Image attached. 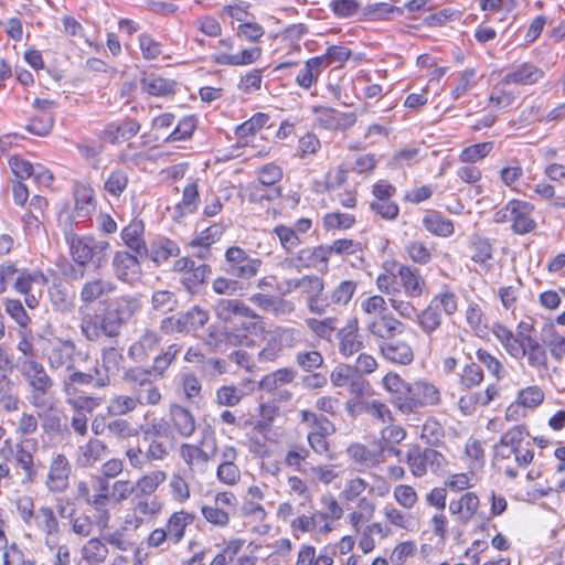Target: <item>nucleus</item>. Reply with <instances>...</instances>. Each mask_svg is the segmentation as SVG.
<instances>
[{
	"instance_id": "obj_1",
	"label": "nucleus",
	"mask_w": 565,
	"mask_h": 565,
	"mask_svg": "<svg viewBox=\"0 0 565 565\" xmlns=\"http://www.w3.org/2000/svg\"><path fill=\"white\" fill-rule=\"evenodd\" d=\"M140 308L139 300L134 296L110 299L104 302L100 313L82 319L81 331L88 341H97L102 335L116 339Z\"/></svg>"
},
{
	"instance_id": "obj_2",
	"label": "nucleus",
	"mask_w": 565,
	"mask_h": 565,
	"mask_svg": "<svg viewBox=\"0 0 565 565\" xmlns=\"http://www.w3.org/2000/svg\"><path fill=\"white\" fill-rule=\"evenodd\" d=\"M383 385L391 394V403L403 414L417 413L441 401L440 392L434 384L426 381L408 383L394 372L383 377Z\"/></svg>"
},
{
	"instance_id": "obj_3",
	"label": "nucleus",
	"mask_w": 565,
	"mask_h": 565,
	"mask_svg": "<svg viewBox=\"0 0 565 565\" xmlns=\"http://www.w3.org/2000/svg\"><path fill=\"white\" fill-rule=\"evenodd\" d=\"M65 241L70 246L71 255L75 263L87 265L93 262L100 267L107 260V252L110 247L107 241H98L93 236H78L71 232L65 234Z\"/></svg>"
},
{
	"instance_id": "obj_4",
	"label": "nucleus",
	"mask_w": 565,
	"mask_h": 565,
	"mask_svg": "<svg viewBox=\"0 0 565 565\" xmlns=\"http://www.w3.org/2000/svg\"><path fill=\"white\" fill-rule=\"evenodd\" d=\"M266 331L265 322L262 316L256 313L253 309L250 317H244L242 320H236V323L225 328V340L231 345H245L252 347L255 341L253 338L262 337Z\"/></svg>"
},
{
	"instance_id": "obj_5",
	"label": "nucleus",
	"mask_w": 565,
	"mask_h": 565,
	"mask_svg": "<svg viewBox=\"0 0 565 565\" xmlns=\"http://www.w3.org/2000/svg\"><path fill=\"white\" fill-rule=\"evenodd\" d=\"M44 354L50 367L55 370L65 369L66 371H72L77 356L84 361L88 359V354L78 351L72 339L63 338L49 340V347L44 349Z\"/></svg>"
},
{
	"instance_id": "obj_6",
	"label": "nucleus",
	"mask_w": 565,
	"mask_h": 565,
	"mask_svg": "<svg viewBox=\"0 0 565 565\" xmlns=\"http://www.w3.org/2000/svg\"><path fill=\"white\" fill-rule=\"evenodd\" d=\"M216 51L211 55V61L222 66H243L255 63L262 55L260 47L244 49L238 53H231L234 49L232 38L221 39L215 46Z\"/></svg>"
},
{
	"instance_id": "obj_7",
	"label": "nucleus",
	"mask_w": 565,
	"mask_h": 565,
	"mask_svg": "<svg viewBox=\"0 0 565 565\" xmlns=\"http://www.w3.org/2000/svg\"><path fill=\"white\" fill-rule=\"evenodd\" d=\"M328 262L329 258L324 245L302 248L294 257L286 258L285 260L289 268L296 269L297 271L316 268L321 273L328 271Z\"/></svg>"
},
{
	"instance_id": "obj_8",
	"label": "nucleus",
	"mask_w": 565,
	"mask_h": 565,
	"mask_svg": "<svg viewBox=\"0 0 565 565\" xmlns=\"http://www.w3.org/2000/svg\"><path fill=\"white\" fill-rule=\"evenodd\" d=\"M511 210V230L514 234L525 235L533 232L537 224L532 217L534 205L531 202L512 199L509 201Z\"/></svg>"
},
{
	"instance_id": "obj_9",
	"label": "nucleus",
	"mask_w": 565,
	"mask_h": 565,
	"mask_svg": "<svg viewBox=\"0 0 565 565\" xmlns=\"http://www.w3.org/2000/svg\"><path fill=\"white\" fill-rule=\"evenodd\" d=\"M140 128L141 125L137 119L126 117L122 120L106 124L102 131V138L111 145H119L137 136Z\"/></svg>"
},
{
	"instance_id": "obj_10",
	"label": "nucleus",
	"mask_w": 565,
	"mask_h": 565,
	"mask_svg": "<svg viewBox=\"0 0 565 565\" xmlns=\"http://www.w3.org/2000/svg\"><path fill=\"white\" fill-rule=\"evenodd\" d=\"M545 77L543 68L533 62H522L511 66L503 76L504 83L519 86H532Z\"/></svg>"
},
{
	"instance_id": "obj_11",
	"label": "nucleus",
	"mask_w": 565,
	"mask_h": 565,
	"mask_svg": "<svg viewBox=\"0 0 565 565\" xmlns=\"http://www.w3.org/2000/svg\"><path fill=\"white\" fill-rule=\"evenodd\" d=\"M141 259L138 254H131L127 250H119L113 259L115 275L119 280L134 282L141 275Z\"/></svg>"
},
{
	"instance_id": "obj_12",
	"label": "nucleus",
	"mask_w": 565,
	"mask_h": 565,
	"mask_svg": "<svg viewBox=\"0 0 565 565\" xmlns=\"http://www.w3.org/2000/svg\"><path fill=\"white\" fill-rule=\"evenodd\" d=\"M216 318L225 323V328L236 323V320H242L244 317H250L252 308L245 305L239 299L223 298L214 305Z\"/></svg>"
},
{
	"instance_id": "obj_13",
	"label": "nucleus",
	"mask_w": 565,
	"mask_h": 565,
	"mask_svg": "<svg viewBox=\"0 0 565 565\" xmlns=\"http://www.w3.org/2000/svg\"><path fill=\"white\" fill-rule=\"evenodd\" d=\"M72 468L65 455L58 454L50 465L46 486L51 492H63L68 487Z\"/></svg>"
},
{
	"instance_id": "obj_14",
	"label": "nucleus",
	"mask_w": 565,
	"mask_h": 565,
	"mask_svg": "<svg viewBox=\"0 0 565 565\" xmlns=\"http://www.w3.org/2000/svg\"><path fill=\"white\" fill-rule=\"evenodd\" d=\"M124 361L121 352L114 348L108 347L102 350V363L98 360L95 361L97 369V375L100 386H107L110 383V376L119 372L120 364Z\"/></svg>"
},
{
	"instance_id": "obj_15",
	"label": "nucleus",
	"mask_w": 565,
	"mask_h": 565,
	"mask_svg": "<svg viewBox=\"0 0 565 565\" xmlns=\"http://www.w3.org/2000/svg\"><path fill=\"white\" fill-rule=\"evenodd\" d=\"M380 351L385 360L394 364L408 365L414 361L412 347L406 341L399 339L381 342Z\"/></svg>"
},
{
	"instance_id": "obj_16",
	"label": "nucleus",
	"mask_w": 565,
	"mask_h": 565,
	"mask_svg": "<svg viewBox=\"0 0 565 565\" xmlns=\"http://www.w3.org/2000/svg\"><path fill=\"white\" fill-rule=\"evenodd\" d=\"M143 232V222L141 220H132L122 228L120 236L127 247L138 254L141 259H147L149 250L145 239L142 238Z\"/></svg>"
},
{
	"instance_id": "obj_17",
	"label": "nucleus",
	"mask_w": 565,
	"mask_h": 565,
	"mask_svg": "<svg viewBox=\"0 0 565 565\" xmlns=\"http://www.w3.org/2000/svg\"><path fill=\"white\" fill-rule=\"evenodd\" d=\"M358 318H350L347 324L338 331L340 340L339 350L344 356H351L363 348V342L359 338Z\"/></svg>"
},
{
	"instance_id": "obj_18",
	"label": "nucleus",
	"mask_w": 565,
	"mask_h": 565,
	"mask_svg": "<svg viewBox=\"0 0 565 565\" xmlns=\"http://www.w3.org/2000/svg\"><path fill=\"white\" fill-rule=\"evenodd\" d=\"M498 395L495 385H489L483 392H469L458 401V406L463 415H472L478 406H488Z\"/></svg>"
},
{
	"instance_id": "obj_19",
	"label": "nucleus",
	"mask_w": 565,
	"mask_h": 565,
	"mask_svg": "<svg viewBox=\"0 0 565 565\" xmlns=\"http://www.w3.org/2000/svg\"><path fill=\"white\" fill-rule=\"evenodd\" d=\"M367 329L374 337L382 339V342H387L391 339H396V335L403 332L404 324L392 315H383L370 323Z\"/></svg>"
},
{
	"instance_id": "obj_20",
	"label": "nucleus",
	"mask_w": 565,
	"mask_h": 565,
	"mask_svg": "<svg viewBox=\"0 0 565 565\" xmlns=\"http://www.w3.org/2000/svg\"><path fill=\"white\" fill-rule=\"evenodd\" d=\"M116 289V286L110 280L103 278H94L87 280L79 292V299L84 305H90L102 297L111 294Z\"/></svg>"
},
{
	"instance_id": "obj_21",
	"label": "nucleus",
	"mask_w": 565,
	"mask_h": 565,
	"mask_svg": "<svg viewBox=\"0 0 565 565\" xmlns=\"http://www.w3.org/2000/svg\"><path fill=\"white\" fill-rule=\"evenodd\" d=\"M148 257L157 265L166 263L171 257H177L180 254V247L177 242L161 236L152 241L148 247Z\"/></svg>"
},
{
	"instance_id": "obj_22",
	"label": "nucleus",
	"mask_w": 565,
	"mask_h": 565,
	"mask_svg": "<svg viewBox=\"0 0 565 565\" xmlns=\"http://www.w3.org/2000/svg\"><path fill=\"white\" fill-rule=\"evenodd\" d=\"M398 277L405 290L411 298H418L424 292L425 280L420 276L419 269L412 266L401 265L398 268Z\"/></svg>"
},
{
	"instance_id": "obj_23",
	"label": "nucleus",
	"mask_w": 565,
	"mask_h": 565,
	"mask_svg": "<svg viewBox=\"0 0 565 565\" xmlns=\"http://www.w3.org/2000/svg\"><path fill=\"white\" fill-rule=\"evenodd\" d=\"M140 85L142 90L149 95L164 97L175 93L177 82L160 77L153 73H143L140 78Z\"/></svg>"
},
{
	"instance_id": "obj_24",
	"label": "nucleus",
	"mask_w": 565,
	"mask_h": 565,
	"mask_svg": "<svg viewBox=\"0 0 565 565\" xmlns=\"http://www.w3.org/2000/svg\"><path fill=\"white\" fill-rule=\"evenodd\" d=\"M212 274V268L207 264L194 265L185 275L181 276V284L191 295H198L206 284V279Z\"/></svg>"
},
{
	"instance_id": "obj_25",
	"label": "nucleus",
	"mask_w": 565,
	"mask_h": 565,
	"mask_svg": "<svg viewBox=\"0 0 565 565\" xmlns=\"http://www.w3.org/2000/svg\"><path fill=\"white\" fill-rule=\"evenodd\" d=\"M47 284V278L39 270L30 271L25 268L22 269L20 275L17 276L13 289L19 294L25 295L30 292L39 294Z\"/></svg>"
},
{
	"instance_id": "obj_26",
	"label": "nucleus",
	"mask_w": 565,
	"mask_h": 565,
	"mask_svg": "<svg viewBox=\"0 0 565 565\" xmlns=\"http://www.w3.org/2000/svg\"><path fill=\"white\" fill-rule=\"evenodd\" d=\"M211 443V452L203 449L202 446L184 444L181 447V455L188 465H192L193 460L207 462L215 457L217 452L216 440L213 436H204L201 440V445H207Z\"/></svg>"
},
{
	"instance_id": "obj_27",
	"label": "nucleus",
	"mask_w": 565,
	"mask_h": 565,
	"mask_svg": "<svg viewBox=\"0 0 565 565\" xmlns=\"http://www.w3.org/2000/svg\"><path fill=\"white\" fill-rule=\"evenodd\" d=\"M524 358L531 367L546 371L548 369V358L544 343H540L535 338L525 339Z\"/></svg>"
},
{
	"instance_id": "obj_28",
	"label": "nucleus",
	"mask_w": 565,
	"mask_h": 565,
	"mask_svg": "<svg viewBox=\"0 0 565 565\" xmlns=\"http://www.w3.org/2000/svg\"><path fill=\"white\" fill-rule=\"evenodd\" d=\"M75 217L86 218L95 210L94 190L85 184L76 185L74 190Z\"/></svg>"
},
{
	"instance_id": "obj_29",
	"label": "nucleus",
	"mask_w": 565,
	"mask_h": 565,
	"mask_svg": "<svg viewBox=\"0 0 565 565\" xmlns=\"http://www.w3.org/2000/svg\"><path fill=\"white\" fill-rule=\"evenodd\" d=\"M423 225L436 236L448 237L455 232L452 221L437 211H429L423 218Z\"/></svg>"
},
{
	"instance_id": "obj_30",
	"label": "nucleus",
	"mask_w": 565,
	"mask_h": 565,
	"mask_svg": "<svg viewBox=\"0 0 565 565\" xmlns=\"http://www.w3.org/2000/svg\"><path fill=\"white\" fill-rule=\"evenodd\" d=\"M323 70V60L318 58V56L309 58L296 76L297 85L303 89L311 88V86L317 83Z\"/></svg>"
},
{
	"instance_id": "obj_31",
	"label": "nucleus",
	"mask_w": 565,
	"mask_h": 565,
	"mask_svg": "<svg viewBox=\"0 0 565 565\" xmlns=\"http://www.w3.org/2000/svg\"><path fill=\"white\" fill-rule=\"evenodd\" d=\"M171 419L182 437H190L195 430V419L189 409L174 404L170 408Z\"/></svg>"
},
{
	"instance_id": "obj_32",
	"label": "nucleus",
	"mask_w": 565,
	"mask_h": 565,
	"mask_svg": "<svg viewBox=\"0 0 565 565\" xmlns=\"http://www.w3.org/2000/svg\"><path fill=\"white\" fill-rule=\"evenodd\" d=\"M194 514L186 511L174 512L168 520L167 532L169 539L178 544L184 536L185 527L194 522Z\"/></svg>"
},
{
	"instance_id": "obj_33",
	"label": "nucleus",
	"mask_w": 565,
	"mask_h": 565,
	"mask_svg": "<svg viewBox=\"0 0 565 565\" xmlns=\"http://www.w3.org/2000/svg\"><path fill=\"white\" fill-rule=\"evenodd\" d=\"M42 429L51 439L64 438L70 434L66 418L58 412H49L42 416Z\"/></svg>"
},
{
	"instance_id": "obj_34",
	"label": "nucleus",
	"mask_w": 565,
	"mask_h": 565,
	"mask_svg": "<svg viewBox=\"0 0 565 565\" xmlns=\"http://www.w3.org/2000/svg\"><path fill=\"white\" fill-rule=\"evenodd\" d=\"M542 341L550 349L551 355L561 361L565 355V338L561 335L552 323H546L542 329Z\"/></svg>"
},
{
	"instance_id": "obj_35",
	"label": "nucleus",
	"mask_w": 565,
	"mask_h": 565,
	"mask_svg": "<svg viewBox=\"0 0 565 565\" xmlns=\"http://www.w3.org/2000/svg\"><path fill=\"white\" fill-rule=\"evenodd\" d=\"M417 322L426 334H431L441 324V315L437 298H434L430 303L420 313H417Z\"/></svg>"
},
{
	"instance_id": "obj_36",
	"label": "nucleus",
	"mask_w": 565,
	"mask_h": 565,
	"mask_svg": "<svg viewBox=\"0 0 565 565\" xmlns=\"http://www.w3.org/2000/svg\"><path fill=\"white\" fill-rule=\"evenodd\" d=\"M49 298L54 311L60 313H70L74 309L72 295L62 285L54 284L49 288Z\"/></svg>"
},
{
	"instance_id": "obj_37",
	"label": "nucleus",
	"mask_w": 565,
	"mask_h": 565,
	"mask_svg": "<svg viewBox=\"0 0 565 565\" xmlns=\"http://www.w3.org/2000/svg\"><path fill=\"white\" fill-rule=\"evenodd\" d=\"M106 450V445L99 439H89L88 443L82 447H79V455L77 458V463L81 467H92L98 460H100L102 456Z\"/></svg>"
},
{
	"instance_id": "obj_38",
	"label": "nucleus",
	"mask_w": 565,
	"mask_h": 565,
	"mask_svg": "<svg viewBox=\"0 0 565 565\" xmlns=\"http://www.w3.org/2000/svg\"><path fill=\"white\" fill-rule=\"evenodd\" d=\"M32 523L45 533L46 536L56 535L60 532L58 520L50 507L39 508Z\"/></svg>"
},
{
	"instance_id": "obj_39",
	"label": "nucleus",
	"mask_w": 565,
	"mask_h": 565,
	"mask_svg": "<svg viewBox=\"0 0 565 565\" xmlns=\"http://www.w3.org/2000/svg\"><path fill=\"white\" fill-rule=\"evenodd\" d=\"M68 372L70 374L64 381V386L67 393H70L71 390H75L76 385H93L98 388L103 387L98 384L99 375H97V369L95 365L88 372H82L75 367Z\"/></svg>"
},
{
	"instance_id": "obj_40",
	"label": "nucleus",
	"mask_w": 565,
	"mask_h": 565,
	"mask_svg": "<svg viewBox=\"0 0 565 565\" xmlns=\"http://www.w3.org/2000/svg\"><path fill=\"white\" fill-rule=\"evenodd\" d=\"M14 460L17 465L24 471L23 483L34 482L38 471L33 461V455L31 451L25 449L23 443L15 445Z\"/></svg>"
},
{
	"instance_id": "obj_41",
	"label": "nucleus",
	"mask_w": 565,
	"mask_h": 565,
	"mask_svg": "<svg viewBox=\"0 0 565 565\" xmlns=\"http://www.w3.org/2000/svg\"><path fill=\"white\" fill-rule=\"evenodd\" d=\"M200 202L199 185L196 182L189 183L182 193V200L175 206V212L179 216L194 213L198 210Z\"/></svg>"
},
{
	"instance_id": "obj_42",
	"label": "nucleus",
	"mask_w": 565,
	"mask_h": 565,
	"mask_svg": "<svg viewBox=\"0 0 565 565\" xmlns=\"http://www.w3.org/2000/svg\"><path fill=\"white\" fill-rule=\"evenodd\" d=\"M182 345L179 343L170 344L162 353L153 359L152 365L149 370L151 373H156L159 376H163L169 366L177 359L181 352Z\"/></svg>"
},
{
	"instance_id": "obj_43",
	"label": "nucleus",
	"mask_w": 565,
	"mask_h": 565,
	"mask_svg": "<svg viewBox=\"0 0 565 565\" xmlns=\"http://www.w3.org/2000/svg\"><path fill=\"white\" fill-rule=\"evenodd\" d=\"M180 313L186 333L194 332L203 328L210 319L209 312L199 306H194L190 310Z\"/></svg>"
},
{
	"instance_id": "obj_44",
	"label": "nucleus",
	"mask_w": 565,
	"mask_h": 565,
	"mask_svg": "<svg viewBox=\"0 0 565 565\" xmlns=\"http://www.w3.org/2000/svg\"><path fill=\"white\" fill-rule=\"evenodd\" d=\"M510 83H504L503 77L493 87L489 96V102L498 108H507L514 104L516 95L507 89Z\"/></svg>"
},
{
	"instance_id": "obj_45",
	"label": "nucleus",
	"mask_w": 565,
	"mask_h": 565,
	"mask_svg": "<svg viewBox=\"0 0 565 565\" xmlns=\"http://www.w3.org/2000/svg\"><path fill=\"white\" fill-rule=\"evenodd\" d=\"M143 439H172L173 430L170 424L163 418H153L147 426L141 427Z\"/></svg>"
},
{
	"instance_id": "obj_46",
	"label": "nucleus",
	"mask_w": 565,
	"mask_h": 565,
	"mask_svg": "<svg viewBox=\"0 0 565 565\" xmlns=\"http://www.w3.org/2000/svg\"><path fill=\"white\" fill-rule=\"evenodd\" d=\"M224 233V227L220 223H214L209 227L202 230L191 242V247H211L214 243L220 241Z\"/></svg>"
},
{
	"instance_id": "obj_47",
	"label": "nucleus",
	"mask_w": 565,
	"mask_h": 565,
	"mask_svg": "<svg viewBox=\"0 0 565 565\" xmlns=\"http://www.w3.org/2000/svg\"><path fill=\"white\" fill-rule=\"evenodd\" d=\"M363 13L371 20H384L390 19L393 14L403 15L404 8L396 7L386 2H377L367 4L363 9Z\"/></svg>"
},
{
	"instance_id": "obj_48",
	"label": "nucleus",
	"mask_w": 565,
	"mask_h": 565,
	"mask_svg": "<svg viewBox=\"0 0 565 565\" xmlns=\"http://www.w3.org/2000/svg\"><path fill=\"white\" fill-rule=\"evenodd\" d=\"M470 249L472 252L471 259L481 265L490 260L493 255V247L490 239L480 236H473L471 238Z\"/></svg>"
},
{
	"instance_id": "obj_49",
	"label": "nucleus",
	"mask_w": 565,
	"mask_h": 565,
	"mask_svg": "<svg viewBox=\"0 0 565 565\" xmlns=\"http://www.w3.org/2000/svg\"><path fill=\"white\" fill-rule=\"evenodd\" d=\"M196 128V117L194 115L183 117L173 131L164 139L166 143L188 140L192 137Z\"/></svg>"
},
{
	"instance_id": "obj_50",
	"label": "nucleus",
	"mask_w": 565,
	"mask_h": 565,
	"mask_svg": "<svg viewBox=\"0 0 565 565\" xmlns=\"http://www.w3.org/2000/svg\"><path fill=\"white\" fill-rule=\"evenodd\" d=\"M151 306L154 311L168 313L178 306V298L170 290H156L151 297Z\"/></svg>"
},
{
	"instance_id": "obj_51",
	"label": "nucleus",
	"mask_w": 565,
	"mask_h": 565,
	"mask_svg": "<svg viewBox=\"0 0 565 565\" xmlns=\"http://www.w3.org/2000/svg\"><path fill=\"white\" fill-rule=\"evenodd\" d=\"M128 181L127 173L121 169H116L105 180L104 190L111 196L119 198L127 189Z\"/></svg>"
},
{
	"instance_id": "obj_52",
	"label": "nucleus",
	"mask_w": 565,
	"mask_h": 565,
	"mask_svg": "<svg viewBox=\"0 0 565 565\" xmlns=\"http://www.w3.org/2000/svg\"><path fill=\"white\" fill-rule=\"evenodd\" d=\"M260 265L262 262L259 259H254L253 262L243 263L236 266L224 265L222 269L230 277L250 279L257 275Z\"/></svg>"
},
{
	"instance_id": "obj_53",
	"label": "nucleus",
	"mask_w": 565,
	"mask_h": 565,
	"mask_svg": "<svg viewBox=\"0 0 565 565\" xmlns=\"http://www.w3.org/2000/svg\"><path fill=\"white\" fill-rule=\"evenodd\" d=\"M493 149L492 141L479 142L466 147L460 156L459 160L465 163H475L486 158Z\"/></svg>"
},
{
	"instance_id": "obj_54",
	"label": "nucleus",
	"mask_w": 565,
	"mask_h": 565,
	"mask_svg": "<svg viewBox=\"0 0 565 565\" xmlns=\"http://www.w3.org/2000/svg\"><path fill=\"white\" fill-rule=\"evenodd\" d=\"M544 401V392L537 385L527 386L521 390L516 397V406L536 408Z\"/></svg>"
},
{
	"instance_id": "obj_55",
	"label": "nucleus",
	"mask_w": 565,
	"mask_h": 565,
	"mask_svg": "<svg viewBox=\"0 0 565 565\" xmlns=\"http://www.w3.org/2000/svg\"><path fill=\"white\" fill-rule=\"evenodd\" d=\"M19 399L13 394V385L10 379L2 374L0 376V408L6 412L18 409Z\"/></svg>"
},
{
	"instance_id": "obj_56",
	"label": "nucleus",
	"mask_w": 565,
	"mask_h": 565,
	"mask_svg": "<svg viewBox=\"0 0 565 565\" xmlns=\"http://www.w3.org/2000/svg\"><path fill=\"white\" fill-rule=\"evenodd\" d=\"M484 374L480 365L475 362L467 364L460 375V387L462 390H471L480 385L483 381Z\"/></svg>"
},
{
	"instance_id": "obj_57",
	"label": "nucleus",
	"mask_w": 565,
	"mask_h": 565,
	"mask_svg": "<svg viewBox=\"0 0 565 565\" xmlns=\"http://www.w3.org/2000/svg\"><path fill=\"white\" fill-rule=\"evenodd\" d=\"M29 379L32 387L43 394L52 386V380L39 362H31Z\"/></svg>"
},
{
	"instance_id": "obj_58",
	"label": "nucleus",
	"mask_w": 565,
	"mask_h": 565,
	"mask_svg": "<svg viewBox=\"0 0 565 565\" xmlns=\"http://www.w3.org/2000/svg\"><path fill=\"white\" fill-rule=\"evenodd\" d=\"M167 475L161 470L152 471L138 480L136 483L137 495L153 493L157 488L166 480Z\"/></svg>"
},
{
	"instance_id": "obj_59",
	"label": "nucleus",
	"mask_w": 565,
	"mask_h": 565,
	"mask_svg": "<svg viewBox=\"0 0 565 565\" xmlns=\"http://www.w3.org/2000/svg\"><path fill=\"white\" fill-rule=\"evenodd\" d=\"M273 233L279 238L281 247L286 252L294 250L302 243L296 230L290 226L279 224L274 227Z\"/></svg>"
},
{
	"instance_id": "obj_60",
	"label": "nucleus",
	"mask_w": 565,
	"mask_h": 565,
	"mask_svg": "<svg viewBox=\"0 0 565 565\" xmlns=\"http://www.w3.org/2000/svg\"><path fill=\"white\" fill-rule=\"evenodd\" d=\"M6 312L17 322L20 329L25 330L31 323V318L24 309L22 302L18 299H7L4 303Z\"/></svg>"
},
{
	"instance_id": "obj_61",
	"label": "nucleus",
	"mask_w": 565,
	"mask_h": 565,
	"mask_svg": "<svg viewBox=\"0 0 565 565\" xmlns=\"http://www.w3.org/2000/svg\"><path fill=\"white\" fill-rule=\"evenodd\" d=\"M356 286V282L353 280L341 281L330 294V301L333 305L347 306L352 299Z\"/></svg>"
},
{
	"instance_id": "obj_62",
	"label": "nucleus",
	"mask_w": 565,
	"mask_h": 565,
	"mask_svg": "<svg viewBox=\"0 0 565 565\" xmlns=\"http://www.w3.org/2000/svg\"><path fill=\"white\" fill-rule=\"evenodd\" d=\"M258 183L263 186L274 188L284 177L282 169L275 163H267L257 171Z\"/></svg>"
},
{
	"instance_id": "obj_63",
	"label": "nucleus",
	"mask_w": 565,
	"mask_h": 565,
	"mask_svg": "<svg viewBox=\"0 0 565 565\" xmlns=\"http://www.w3.org/2000/svg\"><path fill=\"white\" fill-rule=\"evenodd\" d=\"M269 120V116L264 113H257L252 116L248 120L241 124L235 132L241 138H246L248 136L255 135L258 130H260Z\"/></svg>"
},
{
	"instance_id": "obj_64",
	"label": "nucleus",
	"mask_w": 565,
	"mask_h": 565,
	"mask_svg": "<svg viewBox=\"0 0 565 565\" xmlns=\"http://www.w3.org/2000/svg\"><path fill=\"white\" fill-rule=\"evenodd\" d=\"M107 554L106 545L98 539H90L83 547V557L89 563H102Z\"/></svg>"
}]
</instances>
